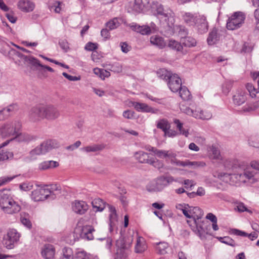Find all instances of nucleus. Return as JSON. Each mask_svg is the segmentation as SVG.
Instances as JSON below:
<instances>
[{
    "instance_id": "f257e3e1",
    "label": "nucleus",
    "mask_w": 259,
    "mask_h": 259,
    "mask_svg": "<svg viewBox=\"0 0 259 259\" xmlns=\"http://www.w3.org/2000/svg\"><path fill=\"white\" fill-rule=\"evenodd\" d=\"M225 167L231 172H220L218 178L226 183L232 184L254 183L257 180L254 178V172L250 170L248 162L237 159H228L224 161Z\"/></svg>"
},
{
    "instance_id": "f03ea898",
    "label": "nucleus",
    "mask_w": 259,
    "mask_h": 259,
    "mask_svg": "<svg viewBox=\"0 0 259 259\" xmlns=\"http://www.w3.org/2000/svg\"><path fill=\"white\" fill-rule=\"evenodd\" d=\"M61 189L56 184L36 189L31 192V198L34 201H44L47 199H54L60 193Z\"/></svg>"
},
{
    "instance_id": "7ed1b4c3",
    "label": "nucleus",
    "mask_w": 259,
    "mask_h": 259,
    "mask_svg": "<svg viewBox=\"0 0 259 259\" xmlns=\"http://www.w3.org/2000/svg\"><path fill=\"white\" fill-rule=\"evenodd\" d=\"M0 207L5 213L11 214L17 213L21 209L20 205L6 194L1 196Z\"/></svg>"
},
{
    "instance_id": "20e7f679",
    "label": "nucleus",
    "mask_w": 259,
    "mask_h": 259,
    "mask_svg": "<svg viewBox=\"0 0 259 259\" xmlns=\"http://www.w3.org/2000/svg\"><path fill=\"white\" fill-rule=\"evenodd\" d=\"M21 123L18 120L6 122L0 127V134L3 138H15L20 132Z\"/></svg>"
},
{
    "instance_id": "39448f33",
    "label": "nucleus",
    "mask_w": 259,
    "mask_h": 259,
    "mask_svg": "<svg viewBox=\"0 0 259 259\" xmlns=\"http://www.w3.org/2000/svg\"><path fill=\"white\" fill-rule=\"evenodd\" d=\"M56 141L48 140L42 142L40 145L31 150L29 155L32 159H34L38 155H44L55 148Z\"/></svg>"
},
{
    "instance_id": "423d86ee",
    "label": "nucleus",
    "mask_w": 259,
    "mask_h": 259,
    "mask_svg": "<svg viewBox=\"0 0 259 259\" xmlns=\"http://www.w3.org/2000/svg\"><path fill=\"white\" fill-rule=\"evenodd\" d=\"M150 9L154 15L157 17L168 21L172 17V12L169 8H164L163 6L157 2H152Z\"/></svg>"
},
{
    "instance_id": "0eeeda50",
    "label": "nucleus",
    "mask_w": 259,
    "mask_h": 259,
    "mask_svg": "<svg viewBox=\"0 0 259 259\" xmlns=\"http://www.w3.org/2000/svg\"><path fill=\"white\" fill-rule=\"evenodd\" d=\"M246 16L242 12L234 13L228 19L226 27L228 29L233 30L239 28L244 22Z\"/></svg>"
},
{
    "instance_id": "6e6552de",
    "label": "nucleus",
    "mask_w": 259,
    "mask_h": 259,
    "mask_svg": "<svg viewBox=\"0 0 259 259\" xmlns=\"http://www.w3.org/2000/svg\"><path fill=\"white\" fill-rule=\"evenodd\" d=\"M20 236V234L16 229H9L3 237V244L7 249H12L19 241Z\"/></svg>"
},
{
    "instance_id": "1a4fd4ad",
    "label": "nucleus",
    "mask_w": 259,
    "mask_h": 259,
    "mask_svg": "<svg viewBox=\"0 0 259 259\" xmlns=\"http://www.w3.org/2000/svg\"><path fill=\"white\" fill-rule=\"evenodd\" d=\"M44 118L50 121H54L60 116L59 109L55 105L49 104L44 106Z\"/></svg>"
},
{
    "instance_id": "9d476101",
    "label": "nucleus",
    "mask_w": 259,
    "mask_h": 259,
    "mask_svg": "<svg viewBox=\"0 0 259 259\" xmlns=\"http://www.w3.org/2000/svg\"><path fill=\"white\" fill-rule=\"evenodd\" d=\"M195 227L192 229L200 238L204 237L205 234H208V222L201 219L197 220L194 222Z\"/></svg>"
},
{
    "instance_id": "9b49d317",
    "label": "nucleus",
    "mask_w": 259,
    "mask_h": 259,
    "mask_svg": "<svg viewBox=\"0 0 259 259\" xmlns=\"http://www.w3.org/2000/svg\"><path fill=\"white\" fill-rule=\"evenodd\" d=\"M44 106L37 105L29 111L28 117L30 121L37 122L44 119Z\"/></svg>"
},
{
    "instance_id": "f8f14e48",
    "label": "nucleus",
    "mask_w": 259,
    "mask_h": 259,
    "mask_svg": "<svg viewBox=\"0 0 259 259\" xmlns=\"http://www.w3.org/2000/svg\"><path fill=\"white\" fill-rule=\"evenodd\" d=\"M75 231L78 232L80 234V237L87 240H92L94 239L93 232L95 229L91 226H78L75 230Z\"/></svg>"
},
{
    "instance_id": "ddd939ff",
    "label": "nucleus",
    "mask_w": 259,
    "mask_h": 259,
    "mask_svg": "<svg viewBox=\"0 0 259 259\" xmlns=\"http://www.w3.org/2000/svg\"><path fill=\"white\" fill-rule=\"evenodd\" d=\"M117 257L120 259H125L127 255V245L122 238H120L116 241Z\"/></svg>"
},
{
    "instance_id": "4468645a",
    "label": "nucleus",
    "mask_w": 259,
    "mask_h": 259,
    "mask_svg": "<svg viewBox=\"0 0 259 259\" xmlns=\"http://www.w3.org/2000/svg\"><path fill=\"white\" fill-rule=\"evenodd\" d=\"M151 3L149 0H135L133 5V11L136 13L147 11L150 9Z\"/></svg>"
},
{
    "instance_id": "2eb2a0df",
    "label": "nucleus",
    "mask_w": 259,
    "mask_h": 259,
    "mask_svg": "<svg viewBox=\"0 0 259 259\" xmlns=\"http://www.w3.org/2000/svg\"><path fill=\"white\" fill-rule=\"evenodd\" d=\"M167 85L171 92H177L182 87L181 79L177 74H174L168 81Z\"/></svg>"
},
{
    "instance_id": "dca6fc26",
    "label": "nucleus",
    "mask_w": 259,
    "mask_h": 259,
    "mask_svg": "<svg viewBox=\"0 0 259 259\" xmlns=\"http://www.w3.org/2000/svg\"><path fill=\"white\" fill-rule=\"evenodd\" d=\"M194 26L199 33L202 34L206 32L209 27L206 17L204 15H200Z\"/></svg>"
},
{
    "instance_id": "f3484780",
    "label": "nucleus",
    "mask_w": 259,
    "mask_h": 259,
    "mask_svg": "<svg viewBox=\"0 0 259 259\" xmlns=\"http://www.w3.org/2000/svg\"><path fill=\"white\" fill-rule=\"evenodd\" d=\"M170 162L171 164H175L177 166H188L191 167H197L199 166H201L203 165V163L197 161H190L189 160L186 161H180L179 160L176 159L175 158H171L170 159Z\"/></svg>"
},
{
    "instance_id": "a211bd4d",
    "label": "nucleus",
    "mask_w": 259,
    "mask_h": 259,
    "mask_svg": "<svg viewBox=\"0 0 259 259\" xmlns=\"http://www.w3.org/2000/svg\"><path fill=\"white\" fill-rule=\"evenodd\" d=\"M174 181H175L174 178L171 176L160 177L156 182L155 189L161 191Z\"/></svg>"
},
{
    "instance_id": "6ab92c4d",
    "label": "nucleus",
    "mask_w": 259,
    "mask_h": 259,
    "mask_svg": "<svg viewBox=\"0 0 259 259\" xmlns=\"http://www.w3.org/2000/svg\"><path fill=\"white\" fill-rule=\"evenodd\" d=\"M135 109L138 112L156 113L158 109H154L145 103L135 102L133 103Z\"/></svg>"
},
{
    "instance_id": "aec40b11",
    "label": "nucleus",
    "mask_w": 259,
    "mask_h": 259,
    "mask_svg": "<svg viewBox=\"0 0 259 259\" xmlns=\"http://www.w3.org/2000/svg\"><path fill=\"white\" fill-rule=\"evenodd\" d=\"M72 208L75 213L82 214L88 209V205L83 201H75L72 204Z\"/></svg>"
},
{
    "instance_id": "412c9836",
    "label": "nucleus",
    "mask_w": 259,
    "mask_h": 259,
    "mask_svg": "<svg viewBox=\"0 0 259 259\" xmlns=\"http://www.w3.org/2000/svg\"><path fill=\"white\" fill-rule=\"evenodd\" d=\"M108 207L109 210L110 214H109V225H110V231L111 232L114 227H116L117 224V214L116 213V211L115 208L111 205L108 204Z\"/></svg>"
},
{
    "instance_id": "4be33fe9",
    "label": "nucleus",
    "mask_w": 259,
    "mask_h": 259,
    "mask_svg": "<svg viewBox=\"0 0 259 259\" xmlns=\"http://www.w3.org/2000/svg\"><path fill=\"white\" fill-rule=\"evenodd\" d=\"M247 98V94L245 91L238 90L233 97L234 104L240 106L245 103Z\"/></svg>"
},
{
    "instance_id": "5701e85b",
    "label": "nucleus",
    "mask_w": 259,
    "mask_h": 259,
    "mask_svg": "<svg viewBox=\"0 0 259 259\" xmlns=\"http://www.w3.org/2000/svg\"><path fill=\"white\" fill-rule=\"evenodd\" d=\"M55 254V249L53 245L46 244L41 250V255L45 259H53Z\"/></svg>"
},
{
    "instance_id": "b1692460",
    "label": "nucleus",
    "mask_w": 259,
    "mask_h": 259,
    "mask_svg": "<svg viewBox=\"0 0 259 259\" xmlns=\"http://www.w3.org/2000/svg\"><path fill=\"white\" fill-rule=\"evenodd\" d=\"M135 159L141 163L149 164L152 157L150 154L143 151L136 152L134 154Z\"/></svg>"
},
{
    "instance_id": "393cba45",
    "label": "nucleus",
    "mask_w": 259,
    "mask_h": 259,
    "mask_svg": "<svg viewBox=\"0 0 259 259\" xmlns=\"http://www.w3.org/2000/svg\"><path fill=\"white\" fill-rule=\"evenodd\" d=\"M155 155L159 158L168 159L170 160L171 158H176L177 154L172 150H156Z\"/></svg>"
},
{
    "instance_id": "a878e982",
    "label": "nucleus",
    "mask_w": 259,
    "mask_h": 259,
    "mask_svg": "<svg viewBox=\"0 0 259 259\" xmlns=\"http://www.w3.org/2000/svg\"><path fill=\"white\" fill-rule=\"evenodd\" d=\"M194 117L202 120H209L212 117V114L208 110H201L200 108H196L195 109Z\"/></svg>"
},
{
    "instance_id": "bb28decb",
    "label": "nucleus",
    "mask_w": 259,
    "mask_h": 259,
    "mask_svg": "<svg viewBox=\"0 0 259 259\" xmlns=\"http://www.w3.org/2000/svg\"><path fill=\"white\" fill-rule=\"evenodd\" d=\"M147 248L145 239L142 237H138L135 246V251L137 253H142Z\"/></svg>"
},
{
    "instance_id": "cd10ccee",
    "label": "nucleus",
    "mask_w": 259,
    "mask_h": 259,
    "mask_svg": "<svg viewBox=\"0 0 259 259\" xmlns=\"http://www.w3.org/2000/svg\"><path fill=\"white\" fill-rule=\"evenodd\" d=\"M18 7L23 11L30 12L34 8V4L30 0H20L18 4Z\"/></svg>"
},
{
    "instance_id": "c85d7f7f",
    "label": "nucleus",
    "mask_w": 259,
    "mask_h": 259,
    "mask_svg": "<svg viewBox=\"0 0 259 259\" xmlns=\"http://www.w3.org/2000/svg\"><path fill=\"white\" fill-rule=\"evenodd\" d=\"M130 27L132 30L137 31L142 35H148L150 34L151 32L150 27L147 25L140 26L135 23H132L130 25Z\"/></svg>"
},
{
    "instance_id": "c756f323",
    "label": "nucleus",
    "mask_w": 259,
    "mask_h": 259,
    "mask_svg": "<svg viewBox=\"0 0 259 259\" xmlns=\"http://www.w3.org/2000/svg\"><path fill=\"white\" fill-rule=\"evenodd\" d=\"M200 15L186 13L183 15V19L185 22L189 26H194L199 17Z\"/></svg>"
},
{
    "instance_id": "7c9ffc66",
    "label": "nucleus",
    "mask_w": 259,
    "mask_h": 259,
    "mask_svg": "<svg viewBox=\"0 0 259 259\" xmlns=\"http://www.w3.org/2000/svg\"><path fill=\"white\" fill-rule=\"evenodd\" d=\"M20 221L21 223L28 229L30 230L32 228V224L29 213L22 212L20 213Z\"/></svg>"
},
{
    "instance_id": "2f4dec72",
    "label": "nucleus",
    "mask_w": 259,
    "mask_h": 259,
    "mask_svg": "<svg viewBox=\"0 0 259 259\" xmlns=\"http://www.w3.org/2000/svg\"><path fill=\"white\" fill-rule=\"evenodd\" d=\"M230 233L236 236L247 237L251 240H253L257 238V235L255 232H253L250 234H247V233L239 230L237 229H232L230 230Z\"/></svg>"
},
{
    "instance_id": "473e14b6",
    "label": "nucleus",
    "mask_w": 259,
    "mask_h": 259,
    "mask_svg": "<svg viewBox=\"0 0 259 259\" xmlns=\"http://www.w3.org/2000/svg\"><path fill=\"white\" fill-rule=\"evenodd\" d=\"M15 138L18 142H29L36 140L37 137L35 136L27 133H20V132H19Z\"/></svg>"
},
{
    "instance_id": "72a5a7b5",
    "label": "nucleus",
    "mask_w": 259,
    "mask_h": 259,
    "mask_svg": "<svg viewBox=\"0 0 259 259\" xmlns=\"http://www.w3.org/2000/svg\"><path fill=\"white\" fill-rule=\"evenodd\" d=\"M220 39V34L218 32V30L214 28L209 32L207 39V43L209 45L215 44Z\"/></svg>"
},
{
    "instance_id": "f704fd0d",
    "label": "nucleus",
    "mask_w": 259,
    "mask_h": 259,
    "mask_svg": "<svg viewBox=\"0 0 259 259\" xmlns=\"http://www.w3.org/2000/svg\"><path fill=\"white\" fill-rule=\"evenodd\" d=\"M150 42L160 49H162L166 46V42L163 37L158 35H153L150 37Z\"/></svg>"
},
{
    "instance_id": "c9c22d12",
    "label": "nucleus",
    "mask_w": 259,
    "mask_h": 259,
    "mask_svg": "<svg viewBox=\"0 0 259 259\" xmlns=\"http://www.w3.org/2000/svg\"><path fill=\"white\" fill-rule=\"evenodd\" d=\"M59 166V163L56 161H45L39 163L38 168L41 170L55 168Z\"/></svg>"
},
{
    "instance_id": "e433bc0d",
    "label": "nucleus",
    "mask_w": 259,
    "mask_h": 259,
    "mask_svg": "<svg viewBox=\"0 0 259 259\" xmlns=\"http://www.w3.org/2000/svg\"><path fill=\"white\" fill-rule=\"evenodd\" d=\"M190 213L191 214V218L193 219L194 222L197 220L201 219L203 213L201 209L198 207H194L190 209Z\"/></svg>"
},
{
    "instance_id": "4c0bfd02",
    "label": "nucleus",
    "mask_w": 259,
    "mask_h": 259,
    "mask_svg": "<svg viewBox=\"0 0 259 259\" xmlns=\"http://www.w3.org/2000/svg\"><path fill=\"white\" fill-rule=\"evenodd\" d=\"M181 42L186 47H193L196 45V40L191 36H187L181 38Z\"/></svg>"
},
{
    "instance_id": "58836bf2",
    "label": "nucleus",
    "mask_w": 259,
    "mask_h": 259,
    "mask_svg": "<svg viewBox=\"0 0 259 259\" xmlns=\"http://www.w3.org/2000/svg\"><path fill=\"white\" fill-rule=\"evenodd\" d=\"M103 147L101 145L98 144H94L92 145L87 146L84 147H82L80 149L82 151L85 152L86 153L89 152H95L103 149Z\"/></svg>"
},
{
    "instance_id": "ea45409f",
    "label": "nucleus",
    "mask_w": 259,
    "mask_h": 259,
    "mask_svg": "<svg viewBox=\"0 0 259 259\" xmlns=\"http://www.w3.org/2000/svg\"><path fill=\"white\" fill-rule=\"evenodd\" d=\"M168 244L165 242H159L157 243L156 250L159 254H165L167 253Z\"/></svg>"
},
{
    "instance_id": "a19ab883",
    "label": "nucleus",
    "mask_w": 259,
    "mask_h": 259,
    "mask_svg": "<svg viewBox=\"0 0 259 259\" xmlns=\"http://www.w3.org/2000/svg\"><path fill=\"white\" fill-rule=\"evenodd\" d=\"M168 46L170 49L177 52H182L183 47L182 43L174 39H170L168 41Z\"/></svg>"
},
{
    "instance_id": "79ce46f5",
    "label": "nucleus",
    "mask_w": 259,
    "mask_h": 259,
    "mask_svg": "<svg viewBox=\"0 0 259 259\" xmlns=\"http://www.w3.org/2000/svg\"><path fill=\"white\" fill-rule=\"evenodd\" d=\"M60 259H74L72 249L69 247H64L62 249V255Z\"/></svg>"
},
{
    "instance_id": "37998d69",
    "label": "nucleus",
    "mask_w": 259,
    "mask_h": 259,
    "mask_svg": "<svg viewBox=\"0 0 259 259\" xmlns=\"http://www.w3.org/2000/svg\"><path fill=\"white\" fill-rule=\"evenodd\" d=\"M157 75L158 77L162 79L168 80L170 77L172 76V74L165 69H160L157 72Z\"/></svg>"
},
{
    "instance_id": "c03bdc74",
    "label": "nucleus",
    "mask_w": 259,
    "mask_h": 259,
    "mask_svg": "<svg viewBox=\"0 0 259 259\" xmlns=\"http://www.w3.org/2000/svg\"><path fill=\"white\" fill-rule=\"evenodd\" d=\"M179 94L181 98L184 100H189L191 99V95L188 89L185 86L182 87L179 90Z\"/></svg>"
},
{
    "instance_id": "a18cd8bd",
    "label": "nucleus",
    "mask_w": 259,
    "mask_h": 259,
    "mask_svg": "<svg viewBox=\"0 0 259 259\" xmlns=\"http://www.w3.org/2000/svg\"><path fill=\"white\" fill-rule=\"evenodd\" d=\"M92 205L94 208L97 209V211H102L105 208V203L101 199H96L92 202Z\"/></svg>"
},
{
    "instance_id": "49530a36",
    "label": "nucleus",
    "mask_w": 259,
    "mask_h": 259,
    "mask_svg": "<svg viewBox=\"0 0 259 259\" xmlns=\"http://www.w3.org/2000/svg\"><path fill=\"white\" fill-rule=\"evenodd\" d=\"M233 81L227 80L222 84V92L223 93L227 95L230 92L232 87Z\"/></svg>"
},
{
    "instance_id": "de8ad7c7",
    "label": "nucleus",
    "mask_w": 259,
    "mask_h": 259,
    "mask_svg": "<svg viewBox=\"0 0 259 259\" xmlns=\"http://www.w3.org/2000/svg\"><path fill=\"white\" fill-rule=\"evenodd\" d=\"M217 238L222 243L227 244L231 246H235L236 244L234 240L229 236L217 237Z\"/></svg>"
},
{
    "instance_id": "09e8293b",
    "label": "nucleus",
    "mask_w": 259,
    "mask_h": 259,
    "mask_svg": "<svg viewBox=\"0 0 259 259\" xmlns=\"http://www.w3.org/2000/svg\"><path fill=\"white\" fill-rule=\"evenodd\" d=\"M246 88L249 92L250 96L252 98H254L256 96V94L259 93V87L257 89H255L252 84L248 83L246 85Z\"/></svg>"
},
{
    "instance_id": "8fccbe9b",
    "label": "nucleus",
    "mask_w": 259,
    "mask_h": 259,
    "mask_svg": "<svg viewBox=\"0 0 259 259\" xmlns=\"http://www.w3.org/2000/svg\"><path fill=\"white\" fill-rule=\"evenodd\" d=\"M26 62L31 64L32 66L35 67H41L42 66V64H40L39 61L37 59L32 56H28Z\"/></svg>"
},
{
    "instance_id": "3c124183",
    "label": "nucleus",
    "mask_w": 259,
    "mask_h": 259,
    "mask_svg": "<svg viewBox=\"0 0 259 259\" xmlns=\"http://www.w3.org/2000/svg\"><path fill=\"white\" fill-rule=\"evenodd\" d=\"M13 154L4 149H0V161H4L13 157Z\"/></svg>"
},
{
    "instance_id": "603ef678",
    "label": "nucleus",
    "mask_w": 259,
    "mask_h": 259,
    "mask_svg": "<svg viewBox=\"0 0 259 259\" xmlns=\"http://www.w3.org/2000/svg\"><path fill=\"white\" fill-rule=\"evenodd\" d=\"M174 122L176 124L177 128L179 129L180 134L184 135L185 137H188L189 133L188 131L183 128V123H181L179 119H175Z\"/></svg>"
},
{
    "instance_id": "864d4df0",
    "label": "nucleus",
    "mask_w": 259,
    "mask_h": 259,
    "mask_svg": "<svg viewBox=\"0 0 259 259\" xmlns=\"http://www.w3.org/2000/svg\"><path fill=\"white\" fill-rule=\"evenodd\" d=\"M211 150L212 152L210 155L211 159L222 160V157L220 154V150L218 148L212 146L211 148Z\"/></svg>"
},
{
    "instance_id": "5fc2aeb1",
    "label": "nucleus",
    "mask_w": 259,
    "mask_h": 259,
    "mask_svg": "<svg viewBox=\"0 0 259 259\" xmlns=\"http://www.w3.org/2000/svg\"><path fill=\"white\" fill-rule=\"evenodd\" d=\"M181 111L185 113L186 114L193 117L195 114V110L190 108L189 107L186 106L184 105H181L180 106Z\"/></svg>"
},
{
    "instance_id": "6e6d98bb",
    "label": "nucleus",
    "mask_w": 259,
    "mask_h": 259,
    "mask_svg": "<svg viewBox=\"0 0 259 259\" xmlns=\"http://www.w3.org/2000/svg\"><path fill=\"white\" fill-rule=\"evenodd\" d=\"M33 183L32 182H26L20 185L19 188L21 190L28 191L32 189Z\"/></svg>"
},
{
    "instance_id": "4d7b16f0",
    "label": "nucleus",
    "mask_w": 259,
    "mask_h": 259,
    "mask_svg": "<svg viewBox=\"0 0 259 259\" xmlns=\"http://www.w3.org/2000/svg\"><path fill=\"white\" fill-rule=\"evenodd\" d=\"M149 164L158 169H160L163 166V163L162 161L159 160L155 159L153 157L152 158Z\"/></svg>"
},
{
    "instance_id": "13d9d810",
    "label": "nucleus",
    "mask_w": 259,
    "mask_h": 259,
    "mask_svg": "<svg viewBox=\"0 0 259 259\" xmlns=\"http://www.w3.org/2000/svg\"><path fill=\"white\" fill-rule=\"evenodd\" d=\"M157 127L161 129L164 133L168 128L167 121L164 119H161L157 122Z\"/></svg>"
},
{
    "instance_id": "bf43d9fd",
    "label": "nucleus",
    "mask_w": 259,
    "mask_h": 259,
    "mask_svg": "<svg viewBox=\"0 0 259 259\" xmlns=\"http://www.w3.org/2000/svg\"><path fill=\"white\" fill-rule=\"evenodd\" d=\"M74 259H91L87 253L83 250L78 251L76 252Z\"/></svg>"
},
{
    "instance_id": "052dcab7",
    "label": "nucleus",
    "mask_w": 259,
    "mask_h": 259,
    "mask_svg": "<svg viewBox=\"0 0 259 259\" xmlns=\"http://www.w3.org/2000/svg\"><path fill=\"white\" fill-rule=\"evenodd\" d=\"M119 24V23L117 19H113L107 23L106 26L110 30H112L117 28Z\"/></svg>"
},
{
    "instance_id": "680f3d73",
    "label": "nucleus",
    "mask_w": 259,
    "mask_h": 259,
    "mask_svg": "<svg viewBox=\"0 0 259 259\" xmlns=\"http://www.w3.org/2000/svg\"><path fill=\"white\" fill-rule=\"evenodd\" d=\"M59 45L65 52H67L70 49L69 43L66 39L60 40L59 41Z\"/></svg>"
},
{
    "instance_id": "e2e57ef3",
    "label": "nucleus",
    "mask_w": 259,
    "mask_h": 259,
    "mask_svg": "<svg viewBox=\"0 0 259 259\" xmlns=\"http://www.w3.org/2000/svg\"><path fill=\"white\" fill-rule=\"evenodd\" d=\"M15 177H16V176H14L13 177H3L0 178V187L8 182H10Z\"/></svg>"
},
{
    "instance_id": "0e129e2a",
    "label": "nucleus",
    "mask_w": 259,
    "mask_h": 259,
    "mask_svg": "<svg viewBox=\"0 0 259 259\" xmlns=\"http://www.w3.org/2000/svg\"><path fill=\"white\" fill-rule=\"evenodd\" d=\"M258 103H256L254 105H251L247 104L244 106L242 108L244 112H249L251 111L254 110L258 107Z\"/></svg>"
},
{
    "instance_id": "69168bd1",
    "label": "nucleus",
    "mask_w": 259,
    "mask_h": 259,
    "mask_svg": "<svg viewBox=\"0 0 259 259\" xmlns=\"http://www.w3.org/2000/svg\"><path fill=\"white\" fill-rule=\"evenodd\" d=\"M121 51L124 53H128L131 50V47L126 42H121L120 44Z\"/></svg>"
},
{
    "instance_id": "338daca9",
    "label": "nucleus",
    "mask_w": 259,
    "mask_h": 259,
    "mask_svg": "<svg viewBox=\"0 0 259 259\" xmlns=\"http://www.w3.org/2000/svg\"><path fill=\"white\" fill-rule=\"evenodd\" d=\"M234 209L235 210H237L238 211L240 212L244 211H248L247 208L245 206L244 203L242 202L238 203Z\"/></svg>"
},
{
    "instance_id": "774afa93",
    "label": "nucleus",
    "mask_w": 259,
    "mask_h": 259,
    "mask_svg": "<svg viewBox=\"0 0 259 259\" xmlns=\"http://www.w3.org/2000/svg\"><path fill=\"white\" fill-rule=\"evenodd\" d=\"M254 16L255 20V29L259 30V8L255 10Z\"/></svg>"
}]
</instances>
